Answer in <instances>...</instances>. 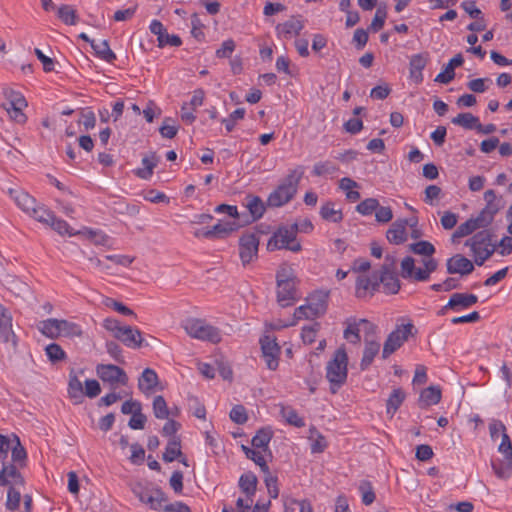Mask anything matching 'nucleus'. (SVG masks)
Wrapping results in <instances>:
<instances>
[{"label": "nucleus", "instance_id": "58836bf2", "mask_svg": "<svg viewBox=\"0 0 512 512\" xmlns=\"http://www.w3.org/2000/svg\"><path fill=\"white\" fill-rule=\"evenodd\" d=\"M4 96L7 102L1 105L2 108L27 107L28 105L24 96L12 89L4 90Z\"/></svg>", "mask_w": 512, "mask_h": 512}, {"label": "nucleus", "instance_id": "e2e57ef3", "mask_svg": "<svg viewBox=\"0 0 512 512\" xmlns=\"http://www.w3.org/2000/svg\"><path fill=\"white\" fill-rule=\"evenodd\" d=\"M337 170V167L331 161L318 162L313 166V174L316 176H324L332 174Z\"/></svg>", "mask_w": 512, "mask_h": 512}, {"label": "nucleus", "instance_id": "2f4dec72", "mask_svg": "<svg viewBox=\"0 0 512 512\" xmlns=\"http://www.w3.org/2000/svg\"><path fill=\"white\" fill-rule=\"evenodd\" d=\"M441 400V389L438 386H429L424 389L420 394V406L429 407L436 405Z\"/></svg>", "mask_w": 512, "mask_h": 512}, {"label": "nucleus", "instance_id": "b1692460", "mask_svg": "<svg viewBox=\"0 0 512 512\" xmlns=\"http://www.w3.org/2000/svg\"><path fill=\"white\" fill-rule=\"evenodd\" d=\"M378 287L379 281L377 276H359L356 280V296L358 298H364L368 295H372Z\"/></svg>", "mask_w": 512, "mask_h": 512}, {"label": "nucleus", "instance_id": "72a5a7b5", "mask_svg": "<svg viewBox=\"0 0 512 512\" xmlns=\"http://www.w3.org/2000/svg\"><path fill=\"white\" fill-rule=\"evenodd\" d=\"M159 162V158L155 153H150L142 159L143 168H139L136 170V175L142 179H149L152 174L154 168L157 166Z\"/></svg>", "mask_w": 512, "mask_h": 512}, {"label": "nucleus", "instance_id": "13d9d810", "mask_svg": "<svg viewBox=\"0 0 512 512\" xmlns=\"http://www.w3.org/2000/svg\"><path fill=\"white\" fill-rule=\"evenodd\" d=\"M103 304L108 308H112L113 310L117 311L120 314L127 316H135L134 312L130 308L125 306L123 303L114 300L113 298L106 297L103 300Z\"/></svg>", "mask_w": 512, "mask_h": 512}, {"label": "nucleus", "instance_id": "69168bd1", "mask_svg": "<svg viewBox=\"0 0 512 512\" xmlns=\"http://www.w3.org/2000/svg\"><path fill=\"white\" fill-rule=\"evenodd\" d=\"M245 115V109L244 108H238L235 111H233L228 118L222 119V123L225 125L226 130L228 132H231L235 125L237 120H241L244 118Z\"/></svg>", "mask_w": 512, "mask_h": 512}, {"label": "nucleus", "instance_id": "412c9836", "mask_svg": "<svg viewBox=\"0 0 512 512\" xmlns=\"http://www.w3.org/2000/svg\"><path fill=\"white\" fill-rule=\"evenodd\" d=\"M159 385V378L157 373L151 369L146 368L138 378V388L145 395H151L156 391Z\"/></svg>", "mask_w": 512, "mask_h": 512}, {"label": "nucleus", "instance_id": "f704fd0d", "mask_svg": "<svg viewBox=\"0 0 512 512\" xmlns=\"http://www.w3.org/2000/svg\"><path fill=\"white\" fill-rule=\"evenodd\" d=\"M303 29V23L296 19L291 18L288 21L278 24L276 27L277 32L284 37H291L292 35H298Z\"/></svg>", "mask_w": 512, "mask_h": 512}, {"label": "nucleus", "instance_id": "9d476101", "mask_svg": "<svg viewBox=\"0 0 512 512\" xmlns=\"http://www.w3.org/2000/svg\"><path fill=\"white\" fill-rule=\"evenodd\" d=\"M486 206L476 218L468 219L464 224H491L495 214L504 206L501 196H497L494 190H487L484 193Z\"/></svg>", "mask_w": 512, "mask_h": 512}, {"label": "nucleus", "instance_id": "79ce46f5", "mask_svg": "<svg viewBox=\"0 0 512 512\" xmlns=\"http://www.w3.org/2000/svg\"><path fill=\"white\" fill-rule=\"evenodd\" d=\"M57 16L66 25H75L78 21L77 11L71 5H61L57 9Z\"/></svg>", "mask_w": 512, "mask_h": 512}, {"label": "nucleus", "instance_id": "c756f323", "mask_svg": "<svg viewBox=\"0 0 512 512\" xmlns=\"http://www.w3.org/2000/svg\"><path fill=\"white\" fill-rule=\"evenodd\" d=\"M245 206L249 210L253 221L259 220L266 209L265 203L262 199L255 195H247L245 197Z\"/></svg>", "mask_w": 512, "mask_h": 512}, {"label": "nucleus", "instance_id": "0e129e2a", "mask_svg": "<svg viewBox=\"0 0 512 512\" xmlns=\"http://www.w3.org/2000/svg\"><path fill=\"white\" fill-rule=\"evenodd\" d=\"M359 490L362 494V502L365 505H370L375 500V493L373 491V487L370 482L362 481L359 486Z\"/></svg>", "mask_w": 512, "mask_h": 512}, {"label": "nucleus", "instance_id": "473e14b6", "mask_svg": "<svg viewBox=\"0 0 512 512\" xmlns=\"http://www.w3.org/2000/svg\"><path fill=\"white\" fill-rule=\"evenodd\" d=\"M339 188L345 193L348 201L356 202L360 199V193L357 191L359 184L353 179L349 177L340 179Z\"/></svg>", "mask_w": 512, "mask_h": 512}, {"label": "nucleus", "instance_id": "2eb2a0df", "mask_svg": "<svg viewBox=\"0 0 512 512\" xmlns=\"http://www.w3.org/2000/svg\"><path fill=\"white\" fill-rule=\"evenodd\" d=\"M238 226H194L191 233L196 238L218 240L228 237Z\"/></svg>", "mask_w": 512, "mask_h": 512}, {"label": "nucleus", "instance_id": "09e8293b", "mask_svg": "<svg viewBox=\"0 0 512 512\" xmlns=\"http://www.w3.org/2000/svg\"><path fill=\"white\" fill-rule=\"evenodd\" d=\"M153 413L157 419H167L170 416V409L163 396L158 395L154 398Z\"/></svg>", "mask_w": 512, "mask_h": 512}, {"label": "nucleus", "instance_id": "7c9ffc66", "mask_svg": "<svg viewBox=\"0 0 512 512\" xmlns=\"http://www.w3.org/2000/svg\"><path fill=\"white\" fill-rule=\"evenodd\" d=\"M311 313H313V312L310 311V307L306 303V304L301 305V306H299L298 308L295 309L294 314H293V318H292L291 321L279 322L274 327L276 329L290 327V326L296 325L297 322L300 321V320L317 318L315 315H310Z\"/></svg>", "mask_w": 512, "mask_h": 512}, {"label": "nucleus", "instance_id": "f03ea898", "mask_svg": "<svg viewBox=\"0 0 512 512\" xmlns=\"http://www.w3.org/2000/svg\"><path fill=\"white\" fill-rule=\"evenodd\" d=\"M303 174L304 169L301 166L291 170L283 182L270 193L267 205L269 207H281L291 201L297 192Z\"/></svg>", "mask_w": 512, "mask_h": 512}, {"label": "nucleus", "instance_id": "603ef678", "mask_svg": "<svg viewBox=\"0 0 512 512\" xmlns=\"http://www.w3.org/2000/svg\"><path fill=\"white\" fill-rule=\"evenodd\" d=\"M5 478L10 480V484L14 485H23L24 479L17 469L15 464H5L2 466Z\"/></svg>", "mask_w": 512, "mask_h": 512}, {"label": "nucleus", "instance_id": "8fccbe9b", "mask_svg": "<svg viewBox=\"0 0 512 512\" xmlns=\"http://www.w3.org/2000/svg\"><path fill=\"white\" fill-rule=\"evenodd\" d=\"M320 213H321L323 220H325V221L334 222V223L342 221L341 211L337 210L335 208V205L332 203H327V204L323 205Z\"/></svg>", "mask_w": 512, "mask_h": 512}, {"label": "nucleus", "instance_id": "1a4fd4ad", "mask_svg": "<svg viewBox=\"0 0 512 512\" xmlns=\"http://www.w3.org/2000/svg\"><path fill=\"white\" fill-rule=\"evenodd\" d=\"M185 331L193 338L218 343L221 341V333L218 328L201 319H188L184 324Z\"/></svg>", "mask_w": 512, "mask_h": 512}, {"label": "nucleus", "instance_id": "6e6d98bb", "mask_svg": "<svg viewBox=\"0 0 512 512\" xmlns=\"http://www.w3.org/2000/svg\"><path fill=\"white\" fill-rule=\"evenodd\" d=\"M68 394L73 399H81L83 396L82 382L76 375L70 374L69 376Z\"/></svg>", "mask_w": 512, "mask_h": 512}, {"label": "nucleus", "instance_id": "7ed1b4c3", "mask_svg": "<svg viewBox=\"0 0 512 512\" xmlns=\"http://www.w3.org/2000/svg\"><path fill=\"white\" fill-rule=\"evenodd\" d=\"M313 226H279L267 243V249L274 251L287 249L292 252L301 250L300 242L296 240L297 232L308 233Z\"/></svg>", "mask_w": 512, "mask_h": 512}, {"label": "nucleus", "instance_id": "bb28decb", "mask_svg": "<svg viewBox=\"0 0 512 512\" xmlns=\"http://www.w3.org/2000/svg\"><path fill=\"white\" fill-rule=\"evenodd\" d=\"M463 61L462 55L457 54L448 62L443 71L436 76L435 81L442 84L451 82L455 77V68L461 66Z\"/></svg>", "mask_w": 512, "mask_h": 512}, {"label": "nucleus", "instance_id": "393cba45", "mask_svg": "<svg viewBox=\"0 0 512 512\" xmlns=\"http://www.w3.org/2000/svg\"><path fill=\"white\" fill-rule=\"evenodd\" d=\"M295 300V282L277 284V302L281 307L291 306Z\"/></svg>", "mask_w": 512, "mask_h": 512}, {"label": "nucleus", "instance_id": "f8f14e48", "mask_svg": "<svg viewBox=\"0 0 512 512\" xmlns=\"http://www.w3.org/2000/svg\"><path fill=\"white\" fill-rule=\"evenodd\" d=\"M259 238L256 233L244 234L239 240V255L242 264L248 265L257 258Z\"/></svg>", "mask_w": 512, "mask_h": 512}, {"label": "nucleus", "instance_id": "c9c22d12", "mask_svg": "<svg viewBox=\"0 0 512 512\" xmlns=\"http://www.w3.org/2000/svg\"><path fill=\"white\" fill-rule=\"evenodd\" d=\"M310 449L313 454L322 453L327 448L325 437L315 428L309 429Z\"/></svg>", "mask_w": 512, "mask_h": 512}, {"label": "nucleus", "instance_id": "e433bc0d", "mask_svg": "<svg viewBox=\"0 0 512 512\" xmlns=\"http://www.w3.org/2000/svg\"><path fill=\"white\" fill-rule=\"evenodd\" d=\"M239 487L246 494L247 498H251L256 493L257 477L252 472L241 475L239 479Z\"/></svg>", "mask_w": 512, "mask_h": 512}, {"label": "nucleus", "instance_id": "a18cd8bd", "mask_svg": "<svg viewBox=\"0 0 512 512\" xmlns=\"http://www.w3.org/2000/svg\"><path fill=\"white\" fill-rule=\"evenodd\" d=\"M59 337H76L82 335L81 327L73 322L67 320H60Z\"/></svg>", "mask_w": 512, "mask_h": 512}, {"label": "nucleus", "instance_id": "dca6fc26", "mask_svg": "<svg viewBox=\"0 0 512 512\" xmlns=\"http://www.w3.org/2000/svg\"><path fill=\"white\" fill-rule=\"evenodd\" d=\"M149 29L152 34L157 36L158 47L160 48L167 45L178 47L182 44L180 37L177 35H170L159 20H153L150 23Z\"/></svg>", "mask_w": 512, "mask_h": 512}, {"label": "nucleus", "instance_id": "de8ad7c7", "mask_svg": "<svg viewBox=\"0 0 512 512\" xmlns=\"http://www.w3.org/2000/svg\"><path fill=\"white\" fill-rule=\"evenodd\" d=\"M388 241L392 244H402L407 240V232L405 226H393L386 232Z\"/></svg>", "mask_w": 512, "mask_h": 512}, {"label": "nucleus", "instance_id": "39448f33", "mask_svg": "<svg viewBox=\"0 0 512 512\" xmlns=\"http://www.w3.org/2000/svg\"><path fill=\"white\" fill-rule=\"evenodd\" d=\"M465 246L470 247L471 255L476 265L481 266L489 259L496 249L491 241V234L488 230L476 232L465 241Z\"/></svg>", "mask_w": 512, "mask_h": 512}, {"label": "nucleus", "instance_id": "aec40b11", "mask_svg": "<svg viewBox=\"0 0 512 512\" xmlns=\"http://www.w3.org/2000/svg\"><path fill=\"white\" fill-rule=\"evenodd\" d=\"M473 270V263L461 254H456L447 260V271L450 274L468 275Z\"/></svg>", "mask_w": 512, "mask_h": 512}, {"label": "nucleus", "instance_id": "ddd939ff", "mask_svg": "<svg viewBox=\"0 0 512 512\" xmlns=\"http://www.w3.org/2000/svg\"><path fill=\"white\" fill-rule=\"evenodd\" d=\"M262 356L268 369L276 370L279 365L280 346L274 337L264 336L260 339Z\"/></svg>", "mask_w": 512, "mask_h": 512}, {"label": "nucleus", "instance_id": "ea45409f", "mask_svg": "<svg viewBox=\"0 0 512 512\" xmlns=\"http://www.w3.org/2000/svg\"><path fill=\"white\" fill-rule=\"evenodd\" d=\"M59 325V319L49 318L39 323V330L43 335L51 339H56L59 338Z\"/></svg>", "mask_w": 512, "mask_h": 512}, {"label": "nucleus", "instance_id": "c03bdc74", "mask_svg": "<svg viewBox=\"0 0 512 512\" xmlns=\"http://www.w3.org/2000/svg\"><path fill=\"white\" fill-rule=\"evenodd\" d=\"M479 119L471 113H460L452 119V123L465 129H476Z\"/></svg>", "mask_w": 512, "mask_h": 512}, {"label": "nucleus", "instance_id": "774afa93", "mask_svg": "<svg viewBox=\"0 0 512 512\" xmlns=\"http://www.w3.org/2000/svg\"><path fill=\"white\" fill-rule=\"evenodd\" d=\"M21 501V494L19 491L10 487L7 493L6 508L11 511H15L19 508Z\"/></svg>", "mask_w": 512, "mask_h": 512}, {"label": "nucleus", "instance_id": "338daca9", "mask_svg": "<svg viewBox=\"0 0 512 512\" xmlns=\"http://www.w3.org/2000/svg\"><path fill=\"white\" fill-rule=\"evenodd\" d=\"M174 120L171 118H165L162 126L159 129L160 134L164 138L172 139L178 132V127L173 124Z\"/></svg>", "mask_w": 512, "mask_h": 512}, {"label": "nucleus", "instance_id": "052dcab7", "mask_svg": "<svg viewBox=\"0 0 512 512\" xmlns=\"http://www.w3.org/2000/svg\"><path fill=\"white\" fill-rule=\"evenodd\" d=\"M46 355L52 362L63 360L66 356L64 350L56 343L49 344L46 348Z\"/></svg>", "mask_w": 512, "mask_h": 512}, {"label": "nucleus", "instance_id": "c85d7f7f", "mask_svg": "<svg viewBox=\"0 0 512 512\" xmlns=\"http://www.w3.org/2000/svg\"><path fill=\"white\" fill-rule=\"evenodd\" d=\"M380 351V343L373 339H365V347L360 362L361 370H366L372 364L375 356Z\"/></svg>", "mask_w": 512, "mask_h": 512}, {"label": "nucleus", "instance_id": "0eeeda50", "mask_svg": "<svg viewBox=\"0 0 512 512\" xmlns=\"http://www.w3.org/2000/svg\"><path fill=\"white\" fill-rule=\"evenodd\" d=\"M104 328L129 348H139L143 343L142 334L139 329L131 326H124L114 318H106L103 321Z\"/></svg>", "mask_w": 512, "mask_h": 512}, {"label": "nucleus", "instance_id": "20e7f679", "mask_svg": "<svg viewBox=\"0 0 512 512\" xmlns=\"http://www.w3.org/2000/svg\"><path fill=\"white\" fill-rule=\"evenodd\" d=\"M347 364L348 356L343 348L337 349L333 358L327 363L326 378L330 383L332 393H336L346 382L348 375Z\"/></svg>", "mask_w": 512, "mask_h": 512}, {"label": "nucleus", "instance_id": "6ab92c4d", "mask_svg": "<svg viewBox=\"0 0 512 512\" xmlns=\"http://www.w3.org/2000/svg\"><path fill=\"white\" fill-rule=\"evenodd\" d=\"M328 297L329 292L322 290L315 291L310 294L306 299V303L310 307V311L313 312L310 315H315L316 317L323 315L327 310Z\"/></svg>", "mask_w": 512, "mask_h": 512}, {"label": "nucleus", "instance_id": "5fc2aeb1", "mask_svg": "<svg viewBox=\"0 0 512 512\" xmlns=\"http://www.w3.org/2000/svg\"><path fill=\"white\" fill-rule=\"evenodd\" d=\"M281 414L290 425H293L298 428L303 427L305 425L303 418L300 417L297 411L291 407H283L281 409Z\"/></svg>", "mask_w": 512, "mask_h": 512}, {"label": "nucleus", "instance_id": "bf43d9fd", "mask_svg": "<svg viewBox=\"0 0 512 512\" xmlns=\"http://www.w3.org/2000/svg\"><path fill=\"white\" fill-rule=\"evenodd\" d=\"M264 482L268 491V494L271 498L276 499L279 495V488H278V479L276 476H273L270 471L268 470V473H265Z\"/></svg>", "mask_w": 512, "mask_h": 512}, {"label": "nucleus", "instance_id": "4c0bfd02", "mask_svg": "<svg viewBox=\"0 0 512 512\" xmlns=\"http://www.w3.org/2000/svg\"><path fill=\"white\" fill-rule=\"evenodd\" d=\"M91 47L95 51L96 55L111 63L116 59L115 53L110 49L108 41L102 40L100 42L91 41Z\"/></svg>", "mask_w": 512, "mask_h": 512}, {"label": "nucleus", "instance_id": "9b49d317", "mask_svg": "<svg viewBox=\"0 0 512 512\" xmlns=\"http://www.w3.org/2000/svg\"><path fill=\"white\" fill-rule=\"evenodd\" d=\"M413 324L398 325L387 337L383 350L382 358L387 359L391 354L398 350L412 334Z\"/></svg>", "mask_w": 512, "mask_h": 512}, {"label": "nucleus", "instance_id": "4be33fe9", "mask_svg": "<svg viewBox=\"0 0 512 512\" xmlns=\"http://www.w3.org/2000/svg\"><path fill=\"white\" fill-rule=\"evenodd\" d=\"M478 301V297L475 294H467V293H454L451 295L448 303L445 305V308H450L456 312H459L462 309H466L476 304Z\"/></svg>", "mask_w": 512, "mask_h": 512}, {"label": "nucleus", "instance_id": "5701e85b", "mask_svg": "<svg viewBox=\"0 0 512 512\" xmlns=\"http://www.w3.org/2000/svg\"><path fill=\"white\" fill-rule=\"evenodd\" d=\"M428 63V55L427 54H416L413 55L409 62V75L410 78L416 83L419 84L423 81L422 71L426 67Z\"/></svg>", "mask_w": 512, "mask_h": 512}, {"label": "nucleus", "instance_id": "4d7b16f0", "mask_svg": "<svg viewBox=\"0 0 512 512\" xmlns=\"http://www.w3.org/2000/svg\"><path fill=\"white\" fill-rule=\"evenodd\" d=\"M410 248L415 254L427 256L428 258H432L431 256L435 252L434 246L428 241L413 243Z\"/></svg>", "mask_w": 512, "mask_h": 512}, {"label": "nucleus", "instance_id": "680f3d73", "mask_svg": "<svg viewBox=\"0 0 512 512\" xmlns=\"http://www.w3.org/2000/svg\"><path fill=\"white\" fill-rule=\"evenodd\" d=\"M378 207V200L375 198H367L360 202L356 210L362 215H371Z\"/></svg>", "mask_w": 512, "mask_h": 512}, {"label": "nucleus", "instance_id": "864d4df0", "mask_svg": "<svg viewBox=\"0 0 512 512\" xmlns=\"http://www.w3.org/2000/svg\"><path fill=\"white\" fill-rule=\"evenodd\" d=\"M505 459H506L505 462H503V461H499V462L493 461L492 462V469H493L494 473L497 475V477H499L501 479H506V478L510 477L511 472H512V459H510V458H505Z\"/></svg>", "mask_w": 512, "mask_h": 512}, {"label": "nucleus", "instance_id": "4468645a", "mask_svg": "<svg viewBox=\"0 0 512 512\" xmlns=\"http://www.w3.org/2000/svg\"><path fill=\"white\" fill-rule=\"evenodd\" d=\"M96 372L102 381L108 382L111 385H126L128 382V377L125 371L113 364H99L96 367Z\"/></svg>", "mask_w": 512, "mask_h": 512}, {"label": "nucleus", "instance_id": "f3484780", "mask_svg": "<svg viewBox=\"0 0 512 512\" xmlns=\"http://www.w3.org/2000/svg\"><path fill=\"white\" fill-rule=\"evenodd\" d=\"M137 496L141 502L149 504L150 508L155 511H163L164 505L167 502L165 493L159 488L141 491L137 493Z\"/></svg>", "mask_w": 512, "mask_h": 512}, {"label": "nucleus", "instance_id": "cd10ccee", "mask_svg": "<svg viewBox=\"0 0 512 512\" xmlns=\"http://www.w3.org/2000/svg\"><path fill=\"white\" fill-rule=\"evenodd\" d=\"M345 325L346 328L343 333L344 338L352 344H358L361 340V319L355 317L347 318Z\"/></svg>", "mask_w": 512, "mask_h": 512}, {"label": "nucleus", "instance_id": "6e6552de", "mask_svg": "<svg viewBox=\"0 0 512 512\" xmlns=\"http://www.w3.org/2000/svg\"><path fill=\"white\" fill-rule=\"evenodd\" d=\"M423 268H415V260L407 256L401 261V276L404 279L415 281H427L430 274L437 269L438 263L434 258H425L422 260Z\"/></svg>", "mask_w": 512, "mask_h": 512}, {"label": "nucleus", "instance_id": "a211bd4d", "mask_svg": "<svg viewBox=\"0 0 512 512\" xmlns=\"http://www.w3.org/2000/svg\"><path fill=\"white\" fill-rule=\"evenodd\" d=\"M0 341L16 345V336L12 330V317L0 304Z\"/></svg>", "mask_w": 512, "mask_h": 512}, {"label": "nucleus", "instance_id": "423d86ee", "mask_svg": "<svg viewBox=\"0 0 512 512\" xmlns=\"http://www.w3.org/2000/svg\"><path fill=\"white\" fill-rule=\"evenodd\" d=\"M61 237L78 236L82 240L91 242L94 245L111 247L112 239L102 230L97 228H88L86 226L81 229H75L73 226H49Z\"/></svg>", "mask_w": 512, "mask_h": 512}, {"label": "nucleus", "instance_id": "a878e982", "mask_svg": "<svg viewBox=\"0 0 512 512\" xmlns=\"http://www.w3.org/2000/svg\"><path fill=\"white\" fill-rule=\"evenodd\" d=\"M378 281L379 285H383L385 293L396 294L400 289L398 276L394 272L390 271L386 266L383 267Z\"/></svg>", "mask_w": 512, "mask_h": 512}, {"label": "nucleus", "instance_id": "37998d69", "mask_svg": "<svg viewBox=\"0 0 512 512\" xmlns=\"http://www.w3.org/2000/svg\"><path fill=\"white\" fill-rule=\"evenodd\" d=\"M182 454L180 440L173 437L169 440L165 452L163 453V460L165 462H173Z\"/></svg>", "mask_w": 512, "mask_h": 512}, {"label": "nucleus", "instance_id": "49530a36", "mask_svg": "<svg viewBox=\"0 0 512 512\" xmlns=\"http://www.w3.org/2000/svg\"><path fill=\"white\" fill-rule=\"evenodd\" d=\"M272 438V431L270 429H260L252 438V446L256 449L266 450Z\"/></svg>", "mask_w": 512, "mask_h": 512}, {"label": "nucleus", "instance_id": "a19ab883", "mask_svg": "<svg viewBox=\"0 0 512 512\" xmlns=\"http://www.w3.org/2000/svg\"><path fill=\"white\" fill-rule=\"evenodd\" d=\"M406 394L401 388H395L391 392L389 398L387 399L386 408L387 413L394 415L395 412L399 409L403 401L405 400Z\"/></svg>", "mask_w": 512, "mask_h": 512}, {"label": "nucleus", "instance_id": "3c124183", "mask_svg": "<svg viewBox=\"0 0 512 512\" xmlns=\"http://www.w3.org/2000/svg\"><path fill=\"white\" fill-rule=\"evenodd\" d=\"M242 449L246 455V457L250 460H252L255 464H257L263 473H268V465L265 461L264 456L260 451H257L255 449L248 448L246 446H242Z\"/></svg>", "mask_w": 512, "mask_h": 512}, {"label": "nucleus", "instance_id": "f257e3e1", "mask_svg": "<svg viewBox=\"0 0 512 512\" xmlns=\"http://www.w3.org/2000/svg\"><path fill=\"white\" fill-rule=\"evenodd\" d=\"M9 196L24 213L43 224H55L54 213L21 188H9Z\"/></svg>", "mask_w": 512, "mask_h": 512}]
</instances>
